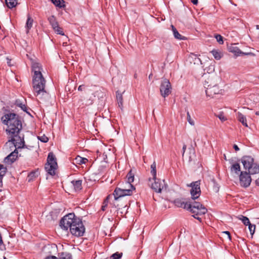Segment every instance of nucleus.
Instances as JSON below:
<instances>
[{
    "label": "nucleus",
    "mask_w": 259,
    "mask_h": 259,
    "mask_svg": "<svg viewBox=\"0 0 259 259\" xmlns=\"http://www.w3.org/2000/svg\"><path fill=\"white\" fill-rule=\"evenodd\" d=\"M15 105L20 107L23 111L25 112L27 114L30 115V112L28 111V107L25 104H23L20 99H17L15 101Z\"/></svg>",
    "instance_id": "4468645a"
},
{
    "label": "nucleus",
    "mask_w": 259,
    "mask_h": 259,
    "mask_svg": "<svg viewBox=\"0 0 259 259\" xmlns=\"http://www.w3.org/2000/svg\"><path fill=\"white\" fill-rule=\"evenodd\" d=\"M187 119L191 125H194V121L191 119L190 114L188 111H187Z\"/></svg>",
    "instance_id": "473e14b6"
},
{
    "label": "nucleus",
    "mask_w": 259,
    "mask_h": 259,
    "mask_svg": "<svg viewBox=\"0 0 259 259\" xmlns=\"http://www.w3.org/2000/svg\"><path fill=\"white\" fill-rule=\"evenodd\" d=\"M54 30L58 34H60L61 35H64V33L63 32V31L62 30V28L59 27H57L56 28L54 29Z\"/></svg>",
    "instance_id": "2f4dec72"
},
{
    "label": "nucleus",
    "mask_w": 259,
    "mask_h": 259,
    "mask_svg": "<svg viewBox=\"0 0 259 259\" xmlns=\"http://www.w3.org/2000/svg\"><path fill=\"white\" fill-rule=\"evenodd\" d=\"M32 71L34 72L33 76H35V74L37 75L39 74H42L40 71V68L39 66V64L38 63H34L32 66Z\"/></svg>",
    "instance_id": "aec40b11"
},
{
    "label": "nucleus",
    "mask_w": 259,
    "mask_h": 259,
    "mask_svg": "<svg viewBox=\"0 0 259 259\" xmlns=\"http://www.w3.org/2000/svg\"><path fill=\"white\" fill-rule=\"evenodd\" d=\"M215 38L217 39V41L220 44H223L224 41H223V37L222 36H221L220 34H216V35H215Z\"/></svg>",
    "instance_id": "7c9ffc66"
},
{
    "label": "nucleus",
    "mask_w": 259,
    "mask_h": 259,
    "mask_svg": "<svg viewBox=\"0 0 259 259\" xmlns=\"http://www.w3.org/2000/svg\"><path fill=\"white\" fill-rule=\"evenodd\" d=\"M190 58L194 59V64L198 63V62H200L202 64L200 58H199L197 56L193 53H191L189 56Z\"/></svg>",
    "instance_id": "cd10ccee"
},
{
    "label": "nucleus",
    "mask_w": 259,
    "mask_h": 259,
    "mask_svg": "<svg viewBox=\"0 0 259 259\" xmlns=\"http://www.w3.org/2000/svg\"><path fill=\"white\" fill-rule=\"evenodd\" d=\"M200 181H197L192 182L190 185H188L191 187L190 190V194L191 195V199L192 201H195V200L198 198L201 194L200 189Z\"/></svg>",
    "instance_id": "6e6552de"
},
{
    "label": "nucleus",
    "mask_w": 259,
    "mask_h": 259,
    "mask_svg": "<svg viewBox=\"0 0 259 259\" xmlns=\"http://www.w3.org/2000/svg\"><path fill=\"white\" fill-rule=\"evenodd\" d=\"M122 255V253L115 252L111 256L110 259H119L121 257Z\"/></svg>",
    "instance_id": "c85d7f7f"
},
{
    "label": "nucleus",
    "mask_w": 259,
    "mask_h": 259,
    "mask_svg": "<svg viewBox=\"0 0 259 259\" xmlns=\"http://www.w3.org/2000/svg\"><path fill=\"white\" fill-rule=\"evenodd\" d=\"M66 44H65V42H63V46H66Z\"/></svg>",
    "instance_id": "680f3d73"
},
{
    "label": "nucleus",
    "mask_w": 259,
    "mask_h": 259,
    "mask_svg": "<svg viewBox=\"0 0 259 259\" xmlns=\"http://www.w3.org/2000/svg\"><path fill=\"white\" fill-rule=\"evenodd\" d=\"M153 169H156V164L155 161L151 165V170Z\"/></svg>",
    "instance_id": "a18cd8bd"
},
{
    "label": "nucleus",
    "mask_w": 259,
    "mask_h": 259,
    "mask_svg": "<svg viewBox=\"0 0 259 259\" xmlns=\"http://www.w3.org/2000/svg\"><path fill=\"white\" fill-rule=\"evenodd\" d=\"M38 139L41 141V142H42L44 143H46L49 140V139L48 138V137H47L46 136H42V137H38Z\"/></svg>",
    "instance_id": "4c0bfd02"
},
{
    "label": "nucleus",
    "mask_w": 259,
    "mask_h": 259,
    "mask_svg": "<svg viewBox=\"0 0 259 259\" xmlns=\"http://www.w3.org/2000/svg\"><path fill=\"white\" fill-rule=\"evenodd\" d=\"M52 3L57 7L60 8H64L65 5L64 4L65 1L64 0H51Z\"/></svg>",
    "instance_id": "b1692460"
},
{
    "label": "nucleus",
    "mask_w": 259,
    "mask_h": 259,
    "mask_svg": "<svg viewBox=\"0 0 259 259\" xmlns=\"http://www.w3.org/2000/svg\"><path fill=\"white\" fill-rule=\"evenodd\" d=\"M5 2L7 6L10 9L15 7L18 4V0H5Z\"/></svg>",
    "instance_id": "393cba45"
},
{
    "label": "nucleus",
    "mask_w": 259,
    "mask_h": 259,
    "mask_svg": "<svg viewBox=\"0 0 259 259\" xmlns=\"http://www.w3.org/2000/svg\"><path fill=\"white\" fill-rule=\"evenodd\" d=\"M116 99L118 104V106L121 109L123 108V98L122 94L119 91H117L116 92Z\"/></svg>",
    "instance_id": "f3484780"
},
{
    "label": "nucleus",
    "mask_w": 259,
    "mask_h": 259,
    "mask_svg": "<svg viewBox=\"0 0 259 259\" xmlns=\"http://www.w3.org/2000/svg\"><path fill=\"white\" fill-rule=\"evenodd\" d=\"M48 21L50 24L56 21V18L54 16L52 15L48 18Z\"/></svg>",
    "instance_id": "58836bf2"
},
{
    "label": "nucleus",
    "mask_w": 259,
    "mask_h": 259,
    "mask_svg": "<svg viewBox=\"0 0 259 259\" xmlns=\"http://www.w3.org/2000/svg\"><path fill=\"white\" fill-rule=\"evenodd\" d=\"M241 161L245 170L250 175L259 173V164L254 162V159L251 156L245 155L239 160Z\"/></svg>",
    "instance_id": "423d86ee"
},
{
    "label": "nucleus",
    "mask_w": 259,
    "mask_h": 259,
    "mask_svg": "<svg viewBox=\"0 0 259 259\" xmlns=\"http://www.w3.org/2000/svg\"><path fill=\"white\" fill-rule=\"evenodd\" d=\"M250 174L247 171L241 172L239 175V180L240 186L243 188L248 187L251 182Z\"/></svg>",
    "instance_id": "9d476101"
},
{
    "label": "nucleus",
    "mask_w": 259,
    "mask_h": 259,
    "mask_svg": "<svg viewBox=\"0 0 259 259\" xmlns=\"http://www.w3.org/2000/svg\"><path fill=\"white\" fill-rule=\"evenodd\" d=\"M223 233H224V234H227V236H228V238L230 240H231V234H230V232H229V231H224V232H223Z\"/></svg>",
    "instance_id": "49530a36"
},
{
    "label": "nucleus",
    "mask_w": 259,
    "mask_h": 259,
    "mask_svg": "<svg viewBox=\"0 0 259 259\" xmlns=\"http://www.w3.org/2000/svg\"><path fill=\"white\" fill-rule=\"evenodd\" d=\"M233 148L235 149V150L236 151H239V147H238V146L237 145H236V144H234V145H233Z\"/></svg>",
    "instance_id": "8fccbe9b"
},
{
    "label": "nucleus",
    "mask_w": 259,
    "mask_h": 259,
    "mask_svg": "<svg viewBox=\"0 0 259 259\" xmlns=\"http://www.w3.org/2000/svg\"><path fill=\"white\" fill-rule=\"evenodd\" d=\"M51 25L53 30L55 29V28H56L57 27L59 26L58 23V22L57 21L56 22H55L54 23H53Z\"/></svg>",
    "instance_id": "37998d69"
},
{
    "label": "nucleus",
    "mask_w": 259,
    "mask_h": 259,
    "mask_svg": "<svg viewBox=\"0 0 259 259\" xmlns=\"http://www.w3.org/2000/svg\"><path fill=\"white\" fill-rule=\"evenodd\" d=\"M237 118H238V120L240 122H241L242 124L244 126H245L246 127H248V125H247V121H246V117L244 115H243L241 113H238Z\"/></svg>",
    "instance_id": "412c9836"
},
{
    "label": "nucleus",
    "mask_w": 259,
    "mask_h": 259,
    "mask_svg": "<svg viewBox=\"0 0 259 259\" xmlns=\"http://www.w3.org/2000/svg\"><path fill=\"white\" fill-rule=\"evenodd\" d=\"M216 116L223 122L227 120V118L224 115V114L222 112L220 113L218 115H216Z\"/></svg>",
    "instance_id": "c9c22d12"
},
{
    "label": "nucleus",
    "mask_w": 259,
    "mask_h": 259,
    "mask_svg": "<svg viewBox=\"0 0 259 259\" xmlns=\"http://www.w3.org/2000/svg\"><path fill=\"white\" fill-rule=\"evenodd\" d=\"M191 2L194 5H197L198 3V0H191Z\"/></svg>",
    "instance_id": "3c124183"
},
{
    "label": "nucleus",
    "mask_w": 259,
    "mask_h": 259,
    "mask_svg": "<svg viewBox=\"0 0 259 259\" xmlns=\"http://www.w3.org/2000/svg\"><path fill=\"white\" fill-rule=\"evenodd\" d=\"M45 259H58V257H57L55 256L54 255H50L47 256Z\"/></svg>",
    "instance_id": "de8ad7c7"
},
{
    "label": "nucleus",
    "mask_w": 259,
    "mask_h": 259,
    "mask_svg": "<svg viewBox=\"0 0 259 259\" xmlns=\"http://www.w3.org/2000/svg\"><path fill=\"white\" fill-rule=\"evenodd\" d=\"M171 26L172 28L174 35L176 38L179 40H185L186 39V38L185 36H182L179 33L177 29L172 25H171Z\"/></svg>",
    "instance_id": "dca6fc26"
},
{
    "label": "nucleus",
    "mask_w": 259,
    "mask_h": 259,
    "mask_svg": "<svg viewBox=\"0 0 259 259\" xmlns=\"http://www.w3.org/2000/svg\"><path fill=\"white\" fill-rule=\"evenodd\" d=\"M151 180H152V179H151V178H149V182L151 181Z\"/></svg>",
    "instance_id": "4d7b16f0"
},
{
    "label": "nucleus",
    "mask_w": 259,
    "mask_h": 259,
    "mask_svg": "<svg viewBox=\"0 0 259 259\" xmlns=\"http://www.w3.org/2000/svg\"><path fill=\"white\" fill-rule=\"evenodd\" d=\"M33 22V19L29 15H28L27 16V19L26 23V28L27 29V33L29 32V29H31V28L32 26Z\"/></svg>",
    "instance_id": "5701e85b"
},
{
    "label": "nucleus",
    "mask_w": 259,
    "mask_h": 259,
    "mask_svg": "<svg viewBox=\"0 0 259 259\" xmlns=\"http://www.w3.org/2000/svg\"><path fill=\"white\" fill-rule=\"evenodd\" d=\"M36 174H37L36 171L31 172L28 176V178H29L28 182H30L31 179H32L34 177H36Z\"/></svg>",
    "instance_id": "e433bc0d"
},
{
    "label": "nucleus",
    "mask_w": 259,
    "mask_h": 259,
    "mask_svg": "<svg viewBox=\"0 0 259 259\" xmlns=\"http://www.w3.org/2000/svg\"><path fill=\"white\" fill-rule=\"evenodd\" d=\"M130 188L126 189L125 186H123V188H116L113 192L114 200V205L118 209V211L120 209V207L124 208L126 206V204H119L117 203L121 200V198L126 196H131L133 194V191L135 190V186L132 184L127 185Z\"/></svg>",
    "instance_id": "20e7f679"
},
{
    "label": "nucleus",
    "mask_w": 259,
    "mask_h": 259,
    "mask_svg": "<svg viewBox=\"0 0 259 259\" xmlns=\"http://www.w3.org/2000/svg\"><path fill=\"white\" fill-rule=\"evenodd\" d=\"M109 197H110V195L106 197V199L104 201L103 205H102V208H101V209L103 211H105V210L106 207L107 206L108 200Z\"/></svg>",
    "instance_id": "f704fd0d"
},
{
    "label": "nucleus",
    "mask_w": 259,
    "mask_h": 259,
    "mask_svg": "<svg viewBox=\"0 0 259 259\" xmlns=\"http://www.w3.org/2000/svg\"><path fill=\"white\" fill-rule=\"evenodd\" d=\"M151 76H152V74H150V75L149 76V78H150V77H151Z\"/></svg>",
    "instance_id": "13d9d810"
},
{
    "label": "nucleus",
    "mask_w": 259,
    "mask_h": 259,
    "mask_svg": "<svg viewBox=\"0 0 259 259\" xmlns=\"http://www.w3.org/2000/svg\"><path fill=\"white\" fill-rule=\"evenodd\" d=\"M135 175L132 172V170L131 169L127 173L126 178L127 179L126 185L132 184L134 181Z\"/></svg>",
    "instance_id": "a211bd4d"
},
{
    "label": "nucleus",
    "mask_w": 259,
    "mask_h": 259,
    "mask_svg": "<svg viewBox=\"0 0 259 259\" xmlns=\"http://www.w3.org/2000/svg\"><path fill=\"white\" fill-rule=\"evenodd\" d=\"M237 44H232L228 46V50L230 52L233 53L235 56H243L252 55L251 53H243L241 52L237 46Z\"/></svg>",
    "instance_id": "ddd939ff"
},
{
    "label": "nucleus",
    "mask_w": 259,
    "mask_h": 259,
    "mask_svg": "<svg viewBox=\"0 0 259 259\" xmlns=\"http://www.w3.org/2000/svg\"><path fill=\"white\" fill-rule=\"evenodd\" d=\"M174 204L178 207L183 208L189 210L191 213L197 214H205L207 209L199 202L192 201L189 198H178L173 201Z\"/></svg>",
    "instance_id": "7ed1b4c3"
},
{
    "label": "nucleus",
    "mask_w": 259,
    "mask_h": 259,
    "mask_svg": "<svg viewBox=\"0 0 259 259\" xmlns=\"http://www.w3.org/2000/svg\"><path fill=\"white\" fill-rule=\"evenodd\" d=\"M71 183L73 184L74 188L76 191H79L82 189L81 180H79L76 181H72Z\"/></svg>",
    "instance_id": "6ab92c4d"
},
{
    "label": "nucleus",
    "mask_w": 259,
    "mask_h": 259,
    "mask_svg": "<svg viewBox=\"0 0 259 259\" xmlns=\"http://www.w3.org/2000/svg\"><path fill=\"white\" fill-rule=\"evenodd\" d=\"M7 64L9 66H12L13 65L11 64V60L8 57L7 58Z\"/></svg>",
    "instance_id": "09e8293b"
},
{
    "label": "nucleus",
    "mask_w": 259,
    "mask_h": 259,
    "mask_svg": "<svg viewBox=\"0 0 259 259\" xmlns=\"http://www.w3.org/2000/svg\"><path fill=\"white\" fill-rule=\"evenodd\" d=\"M186 148H187L186 145L185 144H184L183 145V149H182V150H183V156L184 155V153H185V151L186 150Z\"/></svg>",
    "instance_id": "603ef678"
},
{
    "label": "nucleus",
    "mask_w": 259,
    "mask_h": 259,
    "mask_svg": "<svg viewBox=\"0 0 259 259\" xmlns=\"http://www.w3.org/2000/svg\"><path fill=\"white\" fill-rule=\"evenodd\" d=\"M85 88H86V86L84 84H82L78 87V90L79 91H82L85 90Z\"/></svg>",
    "instance_id": "c03bdc74"
},
{
    "label": "nucleus",
    "mask_w": 259,
    "mask_h": 259,
    "mask_svg": "<svg viewBox=\"0 0 259 259\" xmlns=\"http://www.w3.org/2000/svg\"><path fill=\"white\" fill-rule=\"evenodd\" d=\"M255 114H256V115H258V116H259V111H256V112H255Z\"/></svg>",
    "instance_id": "5fc2aeb1"
},
{
    "label": "nucleus",
    "mask_w": 259,
    "mask_h": 259,
    "mask_svg": "<svg viewBox=\"0 0 259 259\" xmlns=\"http://www.w3.org/2000/svg\"><path fill=\"white\" fill-rule=\"evenodd\" d=\"M58 167L56 158L52 152H50L47 158V162L45 164V169L51 176L56 174V170Z\"/></svg>",
    "instance_id": "0eeeda50"
},
{
    "label": "nucleus",
    "mask_w": 259,
    "mask_h": 259,
    "mask_svg": "<svg viewBox=\"0 0 259 259\" xmlns=\"http://www.w3.org/2000/svg\"><path fill=\"white\" fill-rule=\"evenodd\" d=\"M248 228L249 230V231L250 232V234L252 235L255 231V225H252L251 223L248 225Z\"/></svg>",
    "instance_id": "72a5a7b5"
},
{
    "label": "nucleus",
    "mask_w": 259,
    "mask_h": 259,
    "mask_svg": "<svg viewBox=\"0 0 259 259\" xmlns=\"http://www.w3.org/2000/svg\"><path fill=\"white\" fill-rule=\"evenodd\" d=\"M32 85L36 96L39 97L40 99L42 98L43 96L45 98L48 97L49 94L45 90L46 80L42 74H35V76H33Z\"/></svg>",
    "instance_id": "39448f33"
},
{
    "label": "nucleus",
    "mask_w": 259,
    "mask_h": 259,
    "mask_svg": "<svg viewBox=\"0 0 259 259\" xmlns=\"http://www.w3.org/2000/svg\"><path fill=\"white\" fill-rule=\"evenodd\" d=\"M66 44H65V42H63V46H66Z\"/></svg>",
    "instance_id": "052dcab7"
},
{
    "label": "nucleus",
    "mask_w": 259,
    "mask_h": 259,
    "mask_svg": "<svg viewBox=\"0 0 259 259\" xmlns=\"http://www.w3.org/2000/svg\"><path fill=\"white\" fill-rule=\"evenodd\" d=\"M58 259H72V257L70 253L62 252L59 253Z\"/></svg>",
    "instance_id": "4be33fe9"
},
{
    "label": "nucleus",
    "mask_w": 259,
    "mask_h": 259,
    "mask_svg": "<svg viewBox=\"0 0 259 259\" xmlns=\"http://www.w3.org/2000/svg\"><path fill=\"white\" fill-rule=\"evenodd\" d=\"M255 184L257 186H259V178L257 180H256Z\"/></svg>",
    "instance_id": "864d4df0"
},
{
    "label": "nucleus",
    "mask_w": 259,
    "mask_h": 259,
    "mask_svg": "<svg viewBox=\"0 0 259 259\" xmlns=\"http://www.w3.org/2000/svg\"><path fill=\"white\" fill-rule=\"evenodd\" d=\"M204 85L206 89L205 93L207 96L213 97L214 95L220 94L221 91L218 85L215 84L213 86L208 85V87H206V84H204Z\"/></svg>",
    "instance_id": "f8f14e48"
},
{
    "label": "nucleus",
    "mask_w": 259,
    "mask_h": 259,
    "mask_svg": "<svg viewBox=\"0 0 259 259\" xmlns=\"http://www.w3.org/2000/svg\"><path fill=\"white\" fill-rule=\"evenodd\" d=\"M194 214L192 215L195 219L198 220V221H199L200 222H201V218L198 217V215H203V214H197V212H195V213H193Z\"/></svg>",
    "instance_id": "ea45409f"
},
{
    "label": "nucleus",
    "mask_w": 259,
    "mask_h": 259,
    "mask_svg": "<svg viewBox=\"0 0 259 259\" xmlns=\"http://www.w3.org/2000/svg\"><path fill=\"white\" fill-rule=\"evenodd\" d=\"M224 156H225V160H227L226 156H225V155H224Z\"/></svg>",
    "instance_id": "e2e57ef3"
},
{
    "label": "nucleus",
    "mask_w": 259,
    "mask_h": 259,
    "mask_svg": "<svg viewBox=\"0 0 259 259\" xmlns=\"http://www.w3.org/2000/svg\"><path fill=\"white\" fill-rule=\"evenodd\" d=\"M215 59L219 60L221 59L222 55L221 53L218 50H213L210 52Z\"/></svg>",
    "instance_id": "a878e982"
},
{
    "label": "nucleus",
    "mask_w": 259,
    "mask_h": 259,
    "mask_svg": "<svg viewBox=\"0 0 259 259\" xmlns=\"http://www.w3.org/2000/svg\"><path fill=\"white\" fill-rule=\"evenodd\" d=\"M256 28L257 29H259V25H256Z\"/></svg>",
    "instance_id": "6e6d98bb"
},
{
    "label": "nucleus",
    "mask_w": 259,
    "mask_h": 259,
    "mask_svg": "<svg viewBox=\"0 0 259 259\" xmlns=\"http://www.w3.org/2000/svg\"><path fill=\"white\" fill-rule=\"evenodd\" d=\"M171 85L169 80L166 78L162 79L160 87L161 95L164 98L167 97L171 93Z\"/></svg>",
    "instance_id": "1a4fd4ad"
},
{
    "label": "nucleus",
    "mask_w": 259,
    "mask_h": 259,
    "mask_svg": "<svg viewBox=\"0 0 259 259\" xmlns=\"http://www.w3.org/2000/svg\"><path fill=\"white\" fill-rule=\"evenodd\" d=\"M59 226L65 231L69 228L71 234L76 237L82 236L85 232L81 219L76 217L74 213H69L63 217L60 221Z\"/></svg>",
    "instance_id": "f03ea898"
},
{
    "label": "nucleus",
    "mask_w": 259,
    "mask_h": 259,
    "mask_svg": "<svg viewBox=\"0 0 259 259\" xmlns=\"http://www.w3.org/2000/svg\"><path fill=\"white\" fill-rule=\"evenodd\" d=\"M79 162V164H85L88 161V159L86 158L78 157L76 159Z\"/></svg>",
    "instance_id": "c756f323"
},
{
    "label": "nucleus",
    "mask_w": 259,
    "mask_h": 259,
    "mask_svg": "<svg viewBox=\"0 0 259 259\" xmlns=\"http://www.w3.org/2000/svg\"><path fill=\"white\" fill-rule=\"evenodd\" d=\"M151 173L153 176L152 179H156V169L151 170Z\"/></svg>",
    "instance_id": "79ce46f5"
},
{
    "label": "nucleus",
    "mask_w": 259,
    "mask_h": 259,
    "mask_svg": "<svg viewBox=\"0 0 259 259\" xmlns=\"http://www.w3.org/2000/svg\"><path fill=\"white\" fill-rule=\"evenodd\" d=\"M93 100H92L91 99H89L84 103H82V105L84 104L85 106H88V105H92L93 104Z\"/></svg>",
    "instance_id": "a19ab883"
},
{
    "label": "nucleus",
    "mask_w": 259,
    "mask_h": 259,
    "mask_svg": "<svg viewBox=\"0 0 259 259\" xmlns=\"http://www.w3.org/2000/svg\"><path fill=\"white\" fill-rule=\"evenodd\" d=\"M2 123L7 125L6 129V133L8 139L6 145L8 144H12L15 147V150L9 154L4 159V162L8 164L13 163L18 156H21V154L18 155V149L21 152L22 149L27 148L24 141V136L21 134L22 130V124L20 116L15 113L9 112L5 113L2 117Z\"/></svg>",
    "instance_id": "f257e3e1"
},
{
    "label": "nucleus",
    "mask_w": 259,
    "mask_h": 259,
    "mask_svg": "<svg viewBox=\"0 0 259 259\" xmlns=\"http://www.w3.org/2000/svg\"><path fill=\"white\" fill-rule=\"evenodd\" d=\"M154 180V183L151 184V188L157 193H161L162 190L164 187H166L164 183V180H162V183L160 179H152ZM149 185H150L149 184Z\"/></svg>",
    "instance_id": "9b49d317"
},
{
    "label": "nucleus",
    "mask_w": 259,
    "mask_h": 259,
    "mask_svg": "<svg viewBox=\"0 0 259 259\" xmlns=\"http://www.w3.org/2000/svg\"><path fill=\"white\" fill-rule=\"evenodd\" d=\"M127 187H126V189H129L130 187L127 185Z\"/></svg>",
    "instance_id": "bf43d9fd"
},
{
    "label": "nucleus",
    "mask_w": 259,
    "mask_h": 259,
    "mask_svg": "<svg viewBox=\"0 0 259 259\" xmlns=\"http://www.w3.org/2000/svg\"><path fill=\"white\" fill-rule=\"evenodd\" d=\"M231 172H234L236 175H239L241 172L240 166L239 163L236 162L232 164L230 167Z\"/></svg>",
    "instance_id": "2eb2a0df"
},
{
    "label": "nucleus",
    "mask_w": 259,
    "mask_h": 259,
    "mask_svg": "<svg viewBox=\"0 0 259 259\" xmlns=\"http://www.w3.org/2000/svg\"><path fill=\"white\" fill-rule=\"evenodd\" d=\"M238 219L241 220L243 224L245 226H248L250 224L248 218L246 217L241 215L238 217Z\"/></svg>",
    "instance_id": "bb28decb"
}]
</instances>
